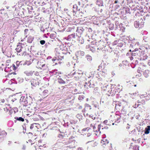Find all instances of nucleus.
<instances>
[{
  "instance_id": "1",
  "label": "nucleus",
  "mask_w": 150,
  "mask_h": 150,
  "mask_svg": "<svg viewBox=\"0 0 150 150\" xmlns=\"http://www.w3.org/2000/svg\"><path fill=\"white\" fill-rule=\"evenodd\" d=\"M54 52L55 53V56L54 57L55 59L54 58L52 59V60L53 61H55L56 60H61L62 59H64V56L59 55L60 52L57 49H55Z\"/></svg>"
},
{
  "instance_id": "2",
  "label": "nucleus",
  "mask_w": 150,
  "mask_h": 150,
  "mask_svg": "<svg viewBox=\"0 0 150 150\" xmlns=\"http://www.w3.org/2000/svg\"><path fill=\"white\" fill-rule=\"evenodd\" d=\"M142 52L138 49L136 48L132 51V55L133 56L140 57L142 55Z\"/></svg>"
},
{
  "instance_id": "3",
  "label": "nucleus",
  "mask_w": 150,
  "mask_h": 150,
  "mask_svg": "<svg viewBox=\"0 0 150 150\" xmlns=\"http://www.w3.org/2000/svg\"><path fill=\"white\" fill-rule=\"evenodd\" d=\"M20 102L23 106H27L28 103L27 98L25 96H21L20 100Z\"/></svg>"
},
{
  "instance_id": "4",
  "label": "nucleus",
  "mask_w": 150,
  "mask_h": 150,
  "mask_svg": "<svg viewBox=\"0 0 150 150\" xmlns=\"http://www.w3.org/2000/svg\"><path fill=\"white\" fill-rule=\"evenodd\" d=\"M40 83V81L37 79H33L31 82V84L33 86L32 88H33V86L35 87L36 86L39 85Z\"/></svg>"
},
{
  "instance_id": "5",
  "label": "nucleus",
  "mask_w": 150,
  "mask_h": 150,
  "mask_svg": "<svg viewBox=\"0 0 150 150\" xmlns=\"http://www.w3.org/2000/svg\"><path fill=\"white\" fill-rule=\"evenodd\" d=\"M75 55L77 58L81 57L84 55V52L83 51H78L76 52Z\"/></svg>"
},
{
  "instance_id": "6",
  "label": "nucleus",
  "mask_w": 150,
  "mask_h": 150,
  "mask_svg": "<svg viewBox=\"0 0 150 150\" xmlns=\"http://www.w3.org/2000/svg\"><path fill=\"white\" fill-rule=\"evenodd\" d=\"M137 45L138 46L139 45L138 43L135 41V40H132L131 44H130L129 47L133 48H135Z\"/></svg>"
},
{
  "instance_id": "7",
  "label": "nucleus",
  "mask_w": 150,
  "mask_h": 150,
  "mask_svg": "<svg viewBox=\"0 0 150 150\" xmlns=\"http://www.w3.org/2000/svg\"><path fill=\"white\" fill-rule=\"evenodd\" d=\"M133 9L135 11L139 10L141 12H144L142 7L138 5H137Z\"/></svg>"
},
{
  "instance_id": "8",
  "label": "nucleus",
  "mask_w": 150,
  "mask_h": 150,
  "mask_svg": "<svg viewBox=\"0 0 150 150\" xmlns=\"http://www.w3.org/2000/svg\"><path fill=\"white\" fill-rule=\"evenodd\" d=\"M75 38V35L74 34H72L68 35L67 37V39H66L68 41H71L72 40V39L73 38Z\"/></svg>"
},
{
  "instance_id": "9",
  "label": "nucleus",
  "mask_w": 150,
  "mask_h": 150,
  "mask_svg": "<svg viewBox=\"0 0 150 150\" xmlns=\"http://www.w3.org/2000/svg\"><path fill=\"white\" fill-rule=\"evenodd\" d=\"M34 72V71H25L24 73L27 76H32Z\"/></svg>"
},
{
  "instance_id": "10",
  "label": "nucleus",
  "mask_w": 150,
  "mask_h": 150,
  "mask_svg": "<svg viewBox=\"0 0 150 150\" xmlns=\"http://www.w3.org/2000/svg\"><path fill=\"white\" fill-rule=\"evenodd\" d=\"M26 134L28 135V136L29 137V138L31 139H36V138H33L34 137H36V135H33V134L30 132H29L28 133H26Z\"/></svg>"
},
{
  "instance_id": "11",
  "label": "nucleus",
  "mask_w": 150,
  "mask_h": 150,
  "mask_svg": "<svg viewBox=\"0 0 150 150\" xmlns=\"http://www.w3.org/2000/svg\"><path fill=\"white\" fill-rule=\"evenodd\" d=\"M100 143L102 145L104 146L106 144H108L109 143V141L107 139H103L101 140Z\"/></svg>"
},
{
  "instance_id": "12",
  "label": "nucleus",
  "mask_w": 150,
  "mask_h": 150,
  "mask_svg": "<svg viewBox=\"0 0 150 150\" xmlns=\"http://www.w3.org/2000/svg\"><path fill=\"white\" fill-rule=\"evenodd\" d=\"M134 25L136 28H140L142 27L141 25H140L139 22V21H136L134 22Z\"/></svg>"
},
{
  "instance_id": "13",
  "label": "nucleus",
  "mask_w": 150,
  "mask_h": 150,
  "mask_svg": "<svg viewBox=\"0 0 150 150\" xmlns=\"http://www.w3.org/2000/svg\"><path fill=\"white\" fill-rule=\"evenodd\" d=\"M58 51H59L60 52L59 55L60 56H64V55H65L66 54V50H59L58 49H57Z\"/></svg>"
},
{
  "instance_id": "14",
  "label": "nucleus",
  "mask_w": 150,
  "mask_h": 150,
  "mask_svg": "<svg viewBox=\"0 0 150 150\" xmlns=\"http://www.w3.org/2000/svg\"><path fill=\"white\" fill-rule=\"evenodd\" d=\"M21 62H19V61H17L16 62V67L15 65L13 64V67L14 68V69H16L19 66V65L21 63Z\"/></svg>"
},
{
  "instance_id": "15",
  "label": "nucleus",
  "mask_w": 150,
  "mask_h": 150,
  "mask_svg": "<svg viewBox=\"0 0 150 150\" xmlns=\"http://www.w3.org/2000/svg\"><path fill=\"white\" fill-rule=\"evenodd\" d=\"M22 46L20 45H17L16 48V51L18 52H20L22 51Z\"/></svg>"
},
{
  "instance_id": "16",
  "label": "nucleus",
  "mask_w": 150,
  "mask_h": 150,
  "mask_svg": "<svg viewBox=\"0 0 150 150\" xmlns=\"http://www.w3.org/2000/svg\"><path fill=\"white\" fill-rule=\"evenodd\" d=\"M96 4L99 6H103V1L101 0H97L96 1Z\"/></svg>"
},
{
  "instance_id": "17",
  "label": "nucleus",
  "mask_w": 150,
  "mask_h": 150,
  "mask_svg": "<svg viewBox=\"0 0 150 150\" xmlns=\"http://www.w3.org/2000/svg\"><path fill=\"white\" fill-rule=\"evenodd\" d=\"M7 135L6 132H0V139L1 138L5 137Z\"/></svg>"
},
{
  "instance_id": "18",
  "label": "nucleus",
  "mask_w": 150,
  "mask_h": 150,
  "mask_svg": "<svg viewBox=\"0 0 150 150\" xmlns=\"http://www.w3.org/2000/svg\"><path fill=\"white\" fill-rule=\"evenodd\" d=\"M132 149L131 150H139V146H138L135 145L134 146H131L130 149Z\"/></svg>"
},
{
  "instance_id": "19",
  "label": "nucleus",
  "mask_w": 150,
  "mask_h": 150,
  "mask_svg": "<svg viewBox=\"0 0 150 150\" xmlns=\"http://www.w3.org/2000/svg\"><path fill=\"white\" fill-rule=\"evenodd\" d=\"M91 109V106L88 104H86L85 105V108H84V110L86 111L87 110H90Z\"/></svg>"
},
{
  "instance_id": "20",
  "label": "nucleus",
  "mask_w": 150,
  "mask_h": 150,
  "mask_svg": "<svg viewBox=\"0 0 150 150\" xmlns=\"http://www.w3.org/2000/svg\"><path fill=\"white\" fill-rule=\"evenodd\" d=\"M15 119L18 120L23 122L24 120V119L22 117H15Z\"/></svg>"
},
{
  "instance_id": "21",
  "label": "nucleus",
  "mask_w": 150,
  "mask_h": 150,
  "mask_svg": "<svg viewBox=\"0 0 150 150\" xmlns=\"http://www.w3.org/2000/svg\"><path fill=\"white\" fill-rule=\"evenodd\" d=\"M86 57L87 58V59L88 61L89 62H91L92 59L91 57L89 55H87L86 56Z\"/></svg>"
},
{
  "instance_id": "22",
  "label": "nucleus",
  "mask_w": 150,
  "mask_h": 150,
  "mask_svg": "<svg viewBox=\"0 0 150 150\" xmlns=\"http://www.w3.org/2000/svg\"><path fill=\"white\" fill-rule=\"evenodd\" d=\"M33 40V38L32 37H28V42L29 43H31L32 42Z\"/></svg>"
},
{
  "instance_id": "23",
  "label": "nucleus",
  "mask_w": 150,
  "mask_h": 150,
  "mask_svg": "<svg viewBox=\"0 0 150 150\" xmlns=\"http://www.w3.org/2000/svg\"><path fill=\"white\" fill-rule=\"evenodd\" d=\"M61 134H59L58 137L62 139L64 136V133H62V132H60Z\"/></svg>"
},
{
  "instance_id": "24",
  "label": "nucleus",
  "mask_w": 150,
  "mask_h": 150,
  "mask_svg": "<svg viewBox=\"0 0 150 150\" xmlns=\"http://www.w3.org/2000/svg\"><path fill=\"white\" fill-rule=\"evenodd\" d=\"M148 72H149L148 70H146L144 72V76L146 78L148 77L149 76V75L147 73Z\"/></svg>"
},
{
  "instance_id": "25",
  "label": "nucleus",
  "mask_w": 150,
  "mask_h": 150,
  "mask_svg": "<svg viewBox=\"0 0 150 150\" xmlns=\"http://www.w3.org/2000/svg\"><path fill=\"white\" fill-rule=\"evenodd\" d=\"M82 29H83V28H82V29H81V28L78 29L77 30L76 32L80 33V34H82V32H83V30Z\"/></svg>"
},
{
  "instance_id": "26",
  "label": "nucleus",
  "mask_w": 150,
  "mask_h": 150,
  "mask_svg": "<svg viewBox=\"0 0 150 150\" xmlns=\"http://www.w3.org/2000/svg\"><path fill=\"white\" fill-rule=\"evenodd\" d=\"M144 9L147 10L148 12L149 13H150V6H148V7L145 6L144 7Z\"/></svg>"
},
{
  "instance_id": "27",
  "label": "nucleus",
  "mask_w": 150,
  "mask_h": 150,
  "mask_svg": "<svg viewBox=\"0 0 150 150\" xmlns=\"http://www.w3.org/2000/svg\"><path fill=\"white\" fill-rule=\"evenodd\" d=\"M150 130V126H148L145 128L144 131H149Z\"/></svg>"
},
{
  "instance_id": "28",
  "label": "nucleus",
  "mask_w": 150,
  "mask_h": 150,
  "mask_svg": "<svg viewBox=\"0 0 150 150\" xmlns=\"http://www.w3.org/2000/svg\"><path fill=\"white\" fill-rule=\"evenodd\" d=\"M68 17H66V18H67L68 19V22H69L71 21V18L70 17V16L69 15V14H68Z\"/></svg>"
},
{
  "instance_id": "29",
  "label": "nucleus",
  "mask_w": 150,
  "mask_h": 150,
  "mask_svg": "<svg viewBox=\"0 0 150 150\" xmlns=\"http://www.w3.org/2000/svg\"><path fill=\"white\" fill-rule=\"evenodd\" d=\"M50 44L49 42L45 44V47H49L50 46Z\"/></svg>"
},
{
  "instance_id": "30",
  "label": "nucleus",
  "mask_w": 150,
  "mask_h": 150,
  "mask_svg": "<svg viewBox=\"0 0 150 150\" xmlns=\"http://www.w3.org/2000/svg\"><path fill=\"white\" fill-rule=\"evenodd\" d=\"M45 42V41L44 40H41L40 41V43L41 45H44Z\"/></svg>"
},
{
  "instance_id": "31",
  "label": "nucleus",
  "mask_w": 150,
  "mask_h": 150,
  "mask_svg": "<svg viewBox=\"0 0 150 150\" xmlns=\"http://www.w3.org/2000/svg\"><path fill=\"white\" fill-rule=\"evenodd\" d=\"M140 105V104H138L137 105L136 104L133 105V107H134V108H137V107H139V106Z\"/></svg>"
},
{
  "instance_id": "32",
  "label": "nucleus",
  "mask_w": 150,
  "mask_h": 150,
  "mask_svg": "<svg viewBox=\"0 0 150 150\" xmlns=\"http://www.w3.org/2000/svg\"><path fill=\"white\" fill-rule=\"evenodd\" d=\"M117 42H118L117 40L115 41L113 43V45H116L117 44Z\"/></svg>"
},
{
  "instance_id": "33",
  "label": "nucleus",
  "mask_w": 150,
  "mask_h": 150,
  "mask_svg": "<svg viewBox=\"0 0 150 150\" xmlns=\"http://www.w3.org/2000/svg\"><path fill=\"white\" fill-rule=\"evenodd\" d=\"M72 28H68L67 30V32H70V31H72Z\"/></svg>"
},
{
  "instance_id": "34",
  "label": "nucleus",
  "mask_w": 150,
  "mask_h": 150,
  "mask_svg": "<svg viewBox=\"0 0 150 150\" xmlns=\"http://www.w3.org/2000/svg\"><path fill=\"white\" fill-rule=\"evenodd\" d=\"M73 8H76V10L78 11V6H77L76 5H74L73 6Z\"/></svg>"
},
{
  "instance_id": "35",
  "label": "nucleus",
  "mask_w": 150,
  "mask_h": 150,
  "mask_svg": "<svg viewBox=\"0 0 150 150\" xmlns=\"http://www.w3.org/2000/svg\"><path fill=\"white\" fill-rule=\"evenodd\" d=\"M5 101L4 99H1L0 100V103H4Z\"/></svg>"
},
{
  "instance_id": "36",
  "label": "nucleus",
  "mask_w": 150,
  "mask_h": 150,
  "mask_svg": "<svg viewBox=\"0 0 150 150\" xmlns=\"http://www.w3.org/2000/svg\"><path fill=\"white\" fill-rule=\"evenodd\" d=\"M149 15L148 14H147L146 16H144V19H145L146 18L147 19V17H149Z\"/></svg>"
},
{
  "instance_id": "37",
  "label": "nucleus",
  "mask_w": 150,
  "mask_h": 150,
  "mask_svg": "<svg viewBox=\"0 0 150 150\" xmlns=\"http://www.w3.org/2000/svg\"><path fill=\"white\" fill-rule=\"evenodd\" d=\"M71 138H70V139H69V140H70V141H69V142H70V143H71V142H75V140L73 139V140H71Z\"/></svg>"
},
{
  "instance_id": "38",
  "label": "nucleus",
  "mask_w": 150,
  "mask_h": 150,
  "mask_svg": "<svg viewBox=\"0 0 150 150\" xmlns=\"http://www.w3.org/2000/svg\"><path fill=\"white\" fill-rule=\"evenodd\" d=\"M144 95H143V94L141 95H140V97L141 98H143L144 97H145V96H144Z\"/></svg>"
},
{
  "instance_id": "39",
  "label": "nucleus",
  "mask_w": 150,
  "mask_h": 150,
  "mask_svg": "<svg viewBox=\"0 0 150 150\" xmlns=\"http://www.w3.org/2000/svg\"><path fill=\"white\" fill-rule=\"evenodd\" d=\"M102 127V129H107L108 128V127L107 126H106V127H104V128L103 127V126Z\"/></svg>"
},
{
  "instance_id": "40",
  "label": "nucleus",
  "mask_w": 150,
  "mask_h": 150,
  "mask_svg": "<svg viewBox=\"0 0 150 150\" xmlns=\"http://www.w3.org/2000/svg\"><path fill=\"white\" fill-rule=\"evenodd\" d=\"M108 120H105L104 122H103V123L105 124H106V125H108L107 124V122H108Z\"/></svg>"
},
{
  "instance_id": "41",
  "label": "nucleus",
  "mask_w": 150,
  "mask_h": 150,
  "mask_svg": "<svg viewBox=\"0 0 150 150\" xmlns=\"http://www.w3.org/2000/svg\"><path fill=\"white\" fill-rule=\"evenodd\" d=\"M26 149V146L25 145H23V148H22V149L23 150H25Z\"/></svg>"
},
{
  "instance_id": "42",
  "label": "nucleus",
  "mask_w": 150,
  "mask_h": 150,
  "mask_svg": "<svg viewBox=\"0 0 150 150\" xmlns=\"http://www.w3.org/2000/svg\"><path fill=\"white\" fill-rule=\"evenodd\" d=\"M59 83H65V81L63 80L61 81V80L60 81H59Z\"/></svg>"
},
{
  "instance_id": "43",
  "label": "nucleus",
  "mask_w": 150,
  "mask_h": 150,
  "mask_svg": "<svg viewBox=\"0 0 150 150\" xmlns=\"http://www.w3.org/2000/svg\"><path fill=\"white\" fill-rule=\"evenodd\" d=\"M101 126L100 125H98V131H100V128H101Z\"/></svg>"
},
{
  "instance_id": "44",
  "label": "nucleus",
  "mask_w": 150,
  "mask_h": 150,
  "mask_svg": "<svg viewBox=\"0 0 150 150\" xmlns=\"http://www.w3.org/2000/svg\"><path fill=\"white\" fill-rule=\"evenodd\" d=\"M67 149H66V150H72L68 146L67 147Z\"/></svg>"
},
{
  "instance_id": "45",
  "label": "nucleus",
  "mask_w": 150,
  "mask_h": 150,
  "mask_svg": "<svg viewBox=\"0 0 150 150\" xmlns=\"http://www.w3.org/2000/svg\"><path fill=\"white\" fill-rule=\"evenodd\" d=\"M46 135H47V134H46V133H44L42 135V136L43 137H45V136H46Z\"/></svg>"
},
{
  "instance_id": "46",
  "label": "nucleus",
  "mask_w": 150,
  "mask_h": 150,
  "mask_svg": "<svg viewBox=\"0 0 150 150\" xmlns=\"http://www.w3.org/2000/svg\"><path fill=\"white\" fill-rule=\"evenodd\" d=\"M67 100V102H72V101L71 100H70L68 99H66V100Z\"/></svg>"
},
{
  "instance_id": "47",
  "label": "nucleus",
  "mask_w": 150,
  "mask_h": 150,
  "mask_svg": "<svg viewBox=\"0 0 150 150\" xmlns=\"http://www.w3.org/2000/svg\"><path fill=\"white\" fill-rule=\"evenodd\" d=\"M11 142L10 141H9L8 143V145H10V144H11Z\"/></svg>"
},
{
  "instance_id": "48",
  "label": "nucleus",
  "mask_w": 150,
  "mask_h": 150,
  "mask_svg": "<svg viewBox=\"0 0 150 150\" xmlns=\"http://www.w3.org/2000/svg\"><path fill=\"white\" fill-rule=\"evenodd\" d=\"M97 143L96 142H94L93 143V146H96Z\"/></svg>"
},
{
  "instance_id": "49",
  "label": "nucleus",
  "mask_w": 150,
  "mask_h": 150,
  "mask_svg": "<svg viewBox=\"0 0 150 150\" xmlns=\"http://www.w3.org/2000/svg\"><path fill=\"white\" fill-rule=\"evenodd\" d=\"M101 68H102V67H101V66H100H100H98V70H99V69H100Z\"/></svg>"
},
{
  "instance_id": "50",
  "label": "nucleus",
  "mask_w": 150,
  "mask_h": 150,
  "mask_svg": "<svg viewBox=\"0 0 150 150\" xmlns=\"http://www.w3.org/2000/svg\"><path fill=\"white\" fill-rule=\"evenodd\" d=\"M150 132H144L145 134H148Z\"/></svg>"
},
{
  "instance_id": "51",
  "label": "nucleus",
  "mask_w": 150,
  "mask_h": 150,
  "mask_svg": "<svg viewBox=\"0 0 150 150\" xmlns=\"http://www.w3.org/2000/svg\"><path fill=\"white\" fill-rule=\"evenodd\" d=\"M16 100V99H12V100H11V101L12 102H14V101H15Z\"/></svg>"
},
{
  "instance_id": "52",
  "label": "nucleus",
  "mask_w": 150,
  "mask_h": 150,
  "mask_svg": "<svg viewBox=\"0 0 150 150\" xmlns=\"http://www.w3.org/2000/svg\"><path fill=\"white\" fill-rule=\"evenodd\" d=\"M66 54H70V53L69 52H66Z\"/></svg>"
},
{
  "instance_id": "53",
  "label": "nucleus",
  "mask_w": 150,
  "mask_h": 150,
  "mask_svg": "<svg viewBox=\"0 0 150 150\" xmlns=\"http://www.w3.org/2000/svg\"><path fill=\"white\" fill-rule=\"evenodd\" d=\"M146 38V37H144V38H143V40H144V41L145 42H147V41L145 40V38Z\"/></svg>"
},
{
  "instance_id": "54",
  "label": "nucleus",
  "mask_w": 150,
  "mask_h": 150,
  "mask_svg": "<svg viewBox=\"0 0 150 150\" xmlns=\"http://www.w3.org/2000/svg\"><path fill=\"white\" fill-rule=\"evenodd\" d=\"M33 128V125H31L30 126V128L32 129Z\"/></svg>"
},
{
  "instance_id": "55",
  "label": "nucleus",
  "mask_w": 150,
  "mask_h": 150,
  "mask_svg": "<svg viewBox=\"0 0 150 150\" xmlns=\"http://www.w3.org/2000/svg\"><path fill=\"white\" fill-rule=\"evenodd\" d=\"M28 142H32V140L31 139H29L28 141Z\"/></svg>"
},
{
  "instance_id": "56",
  "label": "nucleus",
  "mask_w": 150,
  "mask_h": 150,
  "mask_svg": "<svg viewBox=\"0 0 150 150\" xmlns=\"http://www.w3.org/2000/svg\"><path fill=\"white\" fill-rule=\"evenodd\" d=\"M69 85H66V88H69ZM70 87H69V88H70Z\"/></svg>"
},
{
  "instance_id": "57",
  "label": "nucleus",
  "mask_w": 150,
  "mask_h": 150,
  "mask_svg": "<svg viewBox=\"0 0 150 150\" xmlns=\"http://www.w3.org/2000/svg\"><path fill=\"white\" fill-rule=\"evenodd\" d=\"M28 30V29H25V31H25V32H26Z\"/></svg>"
},
{
  "instance_id": "58",
  "label": "nucleus",
  "mask_w": 150,
  "mask_h": 150,
  "mask_svg": "<svg viewBox=\"0 0 150 150\" xmlns=\"http://www.w3.org/2000/svg\"><path fill=\"white\" fill-rule=\"evenodd\" d=\"M117 2H118V1H115V4L117 3Z\"/></svg>"
},
{
  "instance_id": "59",
  "label": "nucleus",
  "mask_w": 150,
  "mask_h": 150,
  "mask_svg": "<svg viewBox=\"0 0 150 150\" xmlns=\"http://www.w3.org/2000/svg\"><path fill=\"white\" fill-rule=\"evenodd\" d=\"M81 4V3H80V2H78V4L79 5V6H80V5H81V4Z\"/></svg>"
},
{
  "instance_id": "60",
  "label": "nucleus",
  "mask_w": 150,
  "mask_h": 150,
  "mask_svg": "<svg viewBox=\"0 0 150 150\" xmlns=\"http://www.w3.org/2000/svg\"><path fill=\"white\" fill-rule=\"evenodd\" d=\"M4 8H3V9H1L0 10V11H4Z\"/></svg>"
},
{
  "instance_id": "61",
  "label": "nucleus",
  "mask_w": 150,
  "mask_h": 150,
  "mask_svg": "<svg viewBox=\"0 0 150 150\" xmlns=\"http://www.w3.org/2000/svg\"><path fill=\"white\" fill-rule=\"evenodd\" d=\"M45 66V64H43L42 66V67H44Z\"/></svg>"
},
{
  "instance_id": "62",
  "label": "nucleus",
  "mask_w": 150,
  "mask_h": 150,
  "mask_svg": "<svg viewBox=\"0 0 150 150\" xmlns=\"http://www.w3.org/2000/svg\"><path fill=\"white\" fill-rule=\"evenodd\" d=\"M86 130V129H85H85H83V130H83V131H85V130Z\"/></svg>"
},
{
  "instance_id": "63",
  "label": "nucleus",
  "mask_w": 150,
  "mask_h": 150,
  "mask_svg": "<svg viewBox=\"0 0 150 150\" xmlns=\"http://www.w3.org/2000/svg\"><path fill=\"white\" fill-rule=\"evenodd\" d=\"M35 142H33V143H31V145H33V144L35 143Z\"/></svg>"
},
{
  "instance_id": "64",
  "label": "nucleus",
  "mask_w": 150,
  "mask_h": 150,
  "mask_svg": "<svg viewBox=\"0 0 150 150\" xmlns=\"http://www.w3.org/2000/svg\"><path fill=\"white\" fill-rule=\"evenodd\" d=\"M103 11V10L101 9L100 10V11L101 12Z\"/></svg>"
}]
</instances>
